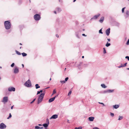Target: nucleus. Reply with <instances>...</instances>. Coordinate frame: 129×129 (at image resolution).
<instances>
[{
  "mask_svg": "<svg viewBox=\"0 0 129 129\" xmlns=\"http://www.w3.org/2000/svg\"><path fill=\"white\" fill-rule=\"evenodd\" d=\"M4 25L6 29H10L11 27V23L9 21H7L5 22Z\"/></svg>",
  "mask_w": 129,
  "mask_h": 129,
  "instance_id": "nucleus-1",
  "label": "nucleus"
},
{
  "mask_svg": "<svg viewBox=\"0 0 129 129\" xmlns=\"http://www.w3.org/2000/svg\"><path fill=\"white\" fill-rule=\"evenodd\" d=\"M44 95L45 93H41L39 96L38 101V104H39L42 101Z\"/></svg>",
  "mask_w": 129,
  "mask_h": 129,
  "instance_id": "nucleus-2",
  "label": "nucleus"
},
{
  "mask_svg": "<svg viewBox=\"0 0 129 129\" xmlns=\"http://www.w3.org/2000/svg\"><path fill=\"white\" fill-rule=\"evenodd\" d=\"M34 19L36 20H39L41 18L40 15L38 14L35 15L34 16Z\"/></svg>",
  "mask_w": 129,
  "mask_h": 129,
  "instance_id": "nucleus-3",
  "label": "nucleus"
},
{
  "mask_svg": "<svg viewBox=\"0 0 129 129\" xmlns=\"http://www.w3.org/2000/svg\"><path fill=\"white\" fill-rule=\"evenodd\" d=\"M25 85L27 87H29L31 86V82L29 79L26 81L25 83Z\"/></svg>",
  "mask_w": 129,
  "mask_h": 129,
  "instance_id": "nucleus-4",
  "label": "nucleus"
},
{
  "mask_svg": "<svg viewBox=\"0 0 129 129\" xmlns=\"http://www.w3.org/2000/svg\"><path fill=\"white\" fill-rule=\"evenodd\" d=\"M6 125L3 123H1L0 124V128L1 129H3L6 128Z\"/></svg>",
  "mask_w": 129,
  "mask_h": 129,
  "instance_id": "nucleus-5",
  "label": "nucleus"
},
{
  "mask_svg": "<svg viewBox=\"0 0 129 129\" xmlns=\"http://www.w3.org/2000/svg\"><path fill=\"white\" fill-rule=\"evenodd\" d=\"M15 90V88L13 87H10L8 88V90L9 91H14Z\"/></svg>",
  "mask_w": 129,
  "mask_h": 129,
  "instance_id": "nucleus-6",
  "label": "nucleus"
},
{
  "mask_svg": "<svg viewBox=\"0 0 129 129\" xmlns=\"http://www.w3.org/2000/svg\"><path fill=\"white\" fill-rule=\"evenodd\" d=\"M8 101V97H4L3 98L2 102H4L5 103L7 102Z\"/></svg>",
  "mask_w": 129,
  "mask_h": 129,
  "instance_id": "nucleus-7",
  "label": "nucleus"
},
{
  "mask_svg": "<svg viewBox=\"0 0 129 129\" xmlns=\"http://www.w3.org/2000/svg\"><path fill=\"white\" fill-rule=\"evenodd\" d=\"M110 33V28H108L106 31V35L107 36L109 35Z\"/></svg>",
  "mask_w": 129,
  "mask_h": 129,
  "instance_id": "nucleus-8",
  "label": "nucleus"
},
{
  "mask_svg": "<svg viewBox=\"0 0 129 129\" xmlns=\"http://www.w3.org/2000/svg\"><path fill=\"white\" fill-rule=\"evenodd\" d=\"M19 72V70L18 68L17 67H16L14 71V72L15 74L17 73H18Z\"/></svg>",
  "mask_w": 129,
  "mask_h": 129,
  "instance_id": "nucleus-9",
  "label": "nucleus"
},
{
  "mask_svg": "<svg viewBox=\"0 0 129 129\" xmlns=\"http://www.w3.org/2000/svg\"><path fill=\"white\" fill-rule=\"evenodd\" d=\"M58 117V115L56 114H55L53 115L50 118V119H55L57 118Z\"/></svg>",
  "mask_w": 129,
  "mask_h": 129,
  "instance_id": "nucleus-10",
  "label": "nucleus"
},
{
  "mask_svg": "<svg viewBox=\"0 0 129 129\" xmlns=\"http://www.w3.org/2000/svg\"><path fill=\"white\" fill-rule=\"evenodd\" d=\"M100 14H98L97 15H95L91 19H97V18L100 16Z\"/></svg>",
  "mask_w": 129,
  "mask_h": 129,
  "instance_id": "nucleus-11",
  "label": "nucleus"
},
{
  "mask_svg": "<svg viewBox=\"0 0 129 129\" xmlns=\"http://www.w3.org/2000/svg\"><path fill=\"white\" fill-rule=\"evenodd\" d=\"M55 99V97H53L49 99V103H51Z\"/></svg>",
  "mask_w": 129,
  "mask_h": 129,
  "instance_id": "nucleus-12",
  "label": "nucleus"
},
{
  "mask_svg": "<svg viewBox=\"0 0 129 129\" xmlns=\"http://www.w3.org/2000/svg\"><path fill=\"white\" fill-rule=\"evenodd\" d=\"M94 117H89L88 118L89 120L90 121H93L94 119Z\"/></svg>",
  "mask_w": 129,
  "mask_h": 129,
  "instance_id": "nucleus-13",
  "label": "nucleus"
},
{
  "mask_svg": "<svg viewBox=\"0 0 129 129\" xmlns=\"http://www.w3.org/2000/svg\"><path fill=\"white\" fill-rule=\"evenodd\" d=\"M104 20V17H102L100 20L99 21L101 23H102Z\"/></svg>",
  "mask_w": 129,
  "mask_h": 129,
  "instance_id": "nucleus-14",
  "label": "nucleus"
},
{
  "mask_svg": "<svg viewBox=\"0 0 129 129\" xmlns=\"http://www.w3.org/2000/svg\"><path fill=\"white\" fill-rule=\"evenodd\" d=\"M119 106L118 105H113V108L115 109H117L119 107Z\"/></svg>",
  "mask_w": 129,
  "mask_h": 129,
  "instance_id": "nucleus-15",
  "label": "nucleus"
},
{
  "mask_svg": "<svg viewBox=\"0 0 129 129\" xmlns=\"http://www.w3.org/2000/svg\"><path fill=\"white\" fill-rule=\"evenodd\" d=\"M56 11L57 12L59 13L60 12L61 10V9L59 7H57L56 8Z\"/></svg>",
  "mask_w": 129,
  "mask_h": 129,
  "instance_id": "nucleus-16",
  "label": "nucleus"
},
{
  "mask_svg": "<svg viewBox=\"0 0 129 129\" xmlns=\"http://www.w3.org/2000/svg\"><path fill=\"white\" fill-rule=\"evenodd\" d=\"M48 125L49 124H48L46 123H44L43 124V125L45 127V128H47Z\"/></svg>",
  "mask_w": 129,
  "mask_h": 129,
  "instance_id": "nucleus-17",
  "label": "nucleus"
},
{
  "mask_svg": "<svg viewBox=\"0 0 129 129\" xmlns=\"http://www.w3.org/2000/svg\"><path fill=\"white\" fill-rule=\"evenodd\" d=\"M36 88V89H38L40 87V86H39L38 84H36L35 85Z\"/></svg>",
  "mask_w": 129,
  "mask_h": 129,
  "instance_id": "nucleus-18",
  "label": "nucleus"
},
{
  "mask_svg": "<svg viewBox=\"0 0 129 129\" xmlns=\"http://www.w3.org/2000/svg\"><path fill=\"white\" fill-rule=\"evenodd\" d=\"M114 91L113 90H110V89H108L107 90V91L108 92L111 93L113 92Z\"/></svg>",
  "mask_w": 129,
  "mask_h": 129,
  "instance_id": "nucleus-19",
  "label": "nucleus"
},
{
  "mask_svg": "<svg viewBox=\"0 0 129 129\" xmlns=\"http://www.w3.org/2000/svg\"><path fill=\"white\" fill-rule=\"evenodd\" d=\"M101 86L103 87L104 88H106L107 87V86H106L104 84H102L101 85Z\"/></svg>",
  "mask_w": 129,
  "mask_h": 129,
  "instance_id": "nucleus-20",
  "label": "nucleus"
},
{
  "mask_svg": "<svg viewBox=\"0 0 129 129\" xmlns=\"http://www.w3.org/2000/svg\"><path fill=\"white\" fill-rule=\"evenodd\" d=\"M46 123L47 124H48L49 125V120L48 118H47L46 119Z\"/></svg>",
  "mask_w": 129,
  "mask_h": 129,
  "instance_id": "nucleus-21",
  "label": "nucleus"
},
{
  "mask_svg": "<svg viewBox=\"0 0 129 129\" xmlns=\"http://www.w3.org/2000/svg\"><path fill=\"white\" fill-rule=\"evenodd\" d=\"M22 54L23 56H25L27 55V54L24 52H23L22 53Z\"/></svg>",
  "mask_w": 129,
  "mask_h": 129,
  "instance_id": "nucleus-22",
  "label": "nucleus"
},
{
  "mask_svg": "<svg viewBox=\"0 0 129 129\" xmlns=\"http://www.w3.org/2000/svg\"><path fill=\"white\" fill-rule=\"evenodd\" d=\"M56 93V91L55 89H54L52 93V95H53L54 94H55Z\"/></svg>",
  "mask_w": 129,
  "mask_h": 129,
  "instance_id": "nucleus-23",
  "label": "nucleus"
},
{
  "mask_svg": "<svg viewBox=\"0 0 129 129\" xmlns=\"http://www.w3.org/2000/svg\"><path fill=\"white\" fill-rule=\"evenodd\" d=\"M123 117L122 116H119V118L118 119V120H120L122 119Z\"/></svg>",
  "mask_w": 129,
  "mask_h": 129,
  "instance_id": "nucleus-24",
  "label": "nucleus"
},
{
  "mask_svg": "<svg viewBox=\"0 0 129 129\" xmlns=\"http://www.w3.org/2000/svg\"><path fill=\"white\" fill-rule=\"evenodd\" d=\"M111 45V44L110 43H108V42L107 43V44H106V46L107 47H108V46H109Z\"/></svg>",
  "mask_w": 129,
  "mask_h": 129,
  "instance_id": "nucleus-25",
  "label": "nucleus"
},
{
  "mask_svg": "<svg viewBox=\"0 0 129 129\" xmlns=\"http://www.w3.org/2000/svg\"><path fill=\"white\" fill-rule=\"evenodd\" d=\"M16 53L18 55H20L21 54V53L17 51V50L16 51Z\"/></svg>",
  "mask_w": 129,
  "mask_h": 129,
  "instance_id": "nucleus-26",
  "label": "nucleus"
},
{
  "mask_svg": "<svg viewBox=\"0 0 129 129\" xmlns=\"http://www.w3.org/2000/svg\"><path fill=\"white\" fill-rule=\"evenodd\" d=\"M35 128L36 129H40V127L38 126H35Z\"/></svg>",
  "mask_w": 129,
  "mask_h": 129,
  "instance_id": "nucleus-27",
  "label": "nucleus"
},
{
  "mask_svg": "<svg viewBox=\"0 0 129 129\" xmlns=\"http://www.w3.org/2000/svg\"><path fill=\"white\" fill-rule=\"evenodd\" d=\"M12 117V115H11V114L10 113L9 114V117L7 118V119H8L10 118H11Z\"/></svg>",
  "mask_w": 129,
  "mask_h": 129,
  "instance_id": "nucleus-28",
  "label": "nucleus"
},
{
  "mask_svg": "<svg viewBox=\"0 0 129 129\" xmlns=\"http://www.w3.org/2000/svg\"><path fill=\"white\" fill-rule=\"evenodd\" d=\"M103 49H104V53L105 54L106 53V50L105 48H103Z\"/></svg>",
  "mask_w": 129,
  "mask_h": 129,
  "instance_id": "nucleus-29",
  "label": "nucleus"
},
{
  "mask_svg": "<svg viewBox=\"0 0 129 129\" xmlns=\"http://www.w3.org/2000/svg\"><path fill=\"white\" fill-rule=\"evenodd\" d=\"M126 14L127 15L129 16V11L128 10H127L126 11Z\"/></svg>",
  "mask_w": 129,
  "mask_h": 129,
  "instance_id": "nucleus-30",
  "label": "nucleus"
},
{
  "mask_svg": "<svg viewBox=\"0 0 129 129\" xmlns=\"http://www.w3.org/2000/svg\"><path fill=\"white\" fill-rule=\"evenodd\" d=\"M99 33H101V34H103V33L102 31V29H101L99 30Z\"/></svg>",
  "mask_w": 129,
  "mask_h": 129,
  "instance_id": "nucleus-31",
  "label": "nucleus"
},
{
  "mask_svg": "<svg viewBox=\"0 0 129 129\" xmlns=\"http://www.w3.org/2000/svg\"><path fill=\"white\" fill-rule=\"evenodd\" d=\"M74 129H82V127H80L78 128L76 127Z\"/></svg>",
  "mask_w": 129,
  "mask_h": 129,
  "instance_id": "nucleus-32",
  "label": "nucleus"
},
{
  "mask_svg": "<svg viewBox=\"0 0 129 129\" xmlns=\"http://www.w3.org/2000/svg\"><path fill=\"white\" fill-rule=\"evenodd\" d=\"M110 115L112 117L114 116V114L113 113L111 112L110 113Z\"/></svg>",
  "mask_w": 129,
  "mask_h": 129,
  "instance_id": "nucleus-33",
  "label": "nucleus"
},
{
  "mask_svg": "<svg viewBox=\"0 0 129 129\" xmlns=\"http://www.w3.org/2000/svg\"><path fill=\"white\" fill-rule=\"evenodd\" d=\"M66 81H65L64 80H63V81H60V82L61 83H65V82H66Z\"/></svg>",
  "mask_w": 129,
  "mask_h": 129,
  "instance_id": "nucleus-34",
  "label": "nucleus"
},
{
  "mask_svg": "<svg viewBox=\"0 0 129 129\" xmlns=\"http://www.w3.org/2000/svg\"><path fill=\"white\" fill-rule=\"evenodd\" d=\"M125 7H124L122 9V13H123L124 12V9H125Z\"/></svg>",
  "mask_w": 129,
  "mask_h": 129,
  "instance_id": "nucleus-35",
  "label": "nucleus"
},
{
  "mask_svg": "<svg viewBox=\"0 0 129 129\" xmlns=\"http://www.w3.org/2000/svg\"><path fill=\"white\" fill-rule=\"evenodd\" d=\"M15 65V64L14 63H13L11 65V67H13Z\"/></svg>",
  "mask_w": 129,
  "mask_h": 129,
  "instance_id": "nucleus-36",
  "label": "nucleus"
},
{
  "mask_svg": "<svg viewBox=\"0 0 129 129\" xmlns=\"http://www.w3.org/2000/svg\"><path fill=\"white\" fill-rule=\"evenodd\" d=\"M99 103L100 104H101V105H102L103 106H105V105H104V104L102 103H100V102H99Z\"/></svg>",
  "mask_w": 129,
  "mask_h": 129,
  "instance_id": "nucleus-37",
  "label": "nucleus"
},
{
  "mask_svg": "<svg viewBox=\"0 0 129 129\" xmlns=\"http://www.w3.org/2000/svg\"><path fill=\"white\" fill-rule=\"evenodd\" d=\"M126 44L128 45H129V39L128 40Z\"/></svg>",
  "mask_w": 129,
  "mask_h": 129,
  "instance_id": "nucleus-38",
  "label": "nucleus"
},
{
  "mask_svg": "<svg viewBox=\"0 0 129 129\" xmlns=\"http://www.w3.org/2000/svg\"><path fill=\"white\" fill-rule=\"evenodd\" d=\"M123 67V65H122V64H121V65L119 66H118V67L119 68H120L121 67Z\"/></svg>",
  "mask_w": 129,
  "mask_h": 129,
  "instance_id": "nucleus-39",
  "label": "nucleus"
},
{
  "mask_svg": "<svg viewBox=\"0 0 129 129\" xmlns=\"http://www.w3.org/2000/svg\"><path fill=\"white\" fill-rule=\"evenodd\" d=\"M125 58L126 59H127V60H129V56H126L125 57Z\"/></svg>",
  "mask_w": 129,
  "mask_h": 129,
  "instance_id": "nucleus-40",
  "label": "nucleus"
},
{
  "mask_svg": "<svg viewBox=\"0 0 129 129\" xmlns=\"http://www.w3.org/2000/svg\"><path fill=\"white\" fill-rule=\"evenodd\" d=\"M68 79H69V78L68 77H67L65 78V81L66 82L68 80Z\"/></svg>",
  "mask_w": 129,
  "mask_h": 129,
  "instance_id": "nucleus-41",
  "label": "nucleus"
},
{
  "mask_svg": "<svg viewBox=\"0 0 129 129\" xmlns=\"http://www.w3.org/2000/svg\"><path fill=\"white\" fill-rule=\"evenodd\" d=\"M127 64V62H126L123 65V67H125L126 66V64Z\"/></svg>",
  "mask_w": 129,
  "mask_h": 129,
  "instance_id": "nucleus-42",
  "label": "nucleus"
},
{
  "mask_svg": "<svg viewBox=\"0 0 129 129\" xmlns=\"http://www.w3.org/2000/svg\"><path fill=\"white\" fill-rule=\"evenodd\" d=\"M71 93H72V92L71 91H70L68 93V95H70L71 94Z\"/></svg>",
  "mask_w": 129,
  "mask_h": 129,
  "instance_id": "nucleus-43",
  "label": "nucleus"
},
{
  "mask_svg": "<svg viewBox=\"0 0 129 129\" xmlns=\"http://www.w3.org/2000/svg\"><path fill=\"white\" fill-rule=\"evenodd\" d=\"M107 92H108L107 91V90H105L104 91V93H107Z\"/></svg>",
  "mask_w": 129,
  "mask_h": 129,
  "instance_id": "nucleus-44",
  "label": "nucleus"
},
{
  "mask_svg": "<svg viewBox=\"0 0 129 129\" xmlns=\"http://www.w3.org/2000/svg\"><path fill=\"white\" fill-rule=\"evenodd\" d=\"M76 37L78 38H80L79 37V36H78V34H76Z\"/></svg>",
  "mask_w": 129,
  "mask_h": 129,
  "instance_id": "nucleus-45",
  "label": "nucleus"
},
{
  "mask_svg": "<svg viewBox=\"0 0 129 129\" xmlns=\"http://www.w3.org/2000/svg\"><path fill=\"white\" fill-rule=\"evenodd\" d=\"M40 92L39 91H37V94H40Z\"/></svg>",
  "mask_w": 129,
  "mask_h": 129,
  "instance_id": "nucleus-46",
  "label": "nucleus"
},
{
  "mask_svg": "<svg viewBox=\"0 0 129 129\" xmlns=\"http://www.w3.org/2000/svg\"><path fill=\"white\" fill-rule=\"evenodd\" d=\"M82 35L83 36H86V35H85V34H82Z\"/></svg>",
  "mask_w": 129,
  "mask_h": 129,
  "instance_id": "nucleus-47",
  "label": "nucleus"
},
{
  "mask_svg": "<svg viewBox=\"0 0 129 129\" xmlns=\"http://www.w3.org/2000/svg\"><path fill=\"white\" fill-rule=\"evenodd\" d=\"M56 37H57V38H58L59 36H58V35L56 34Z\"/></svg>",
  "mask_w": 129,
  "mask_h": 129,
  "instance_id": "nucleus-48",
  "label": "nucleus"
},
{
  "mask_svg": "<svg viewBox=\"0 0 129 129\" xmlns=\"http://www.w3.org/2000/svg\"><path fill=\"white\" fill-rule=\"evenodd\" d=\"M107 40L109 41H110V39H108Z\"/></svg>",
  "mask_w": 129,
  "mask_h": 129,
  "instance_id": "nucleus-49",
  "label": "nucleus"
},
{
  "mask_svg": "<svg viewBox=\"0 0 129 129\" xmlns=\"http://www.w3.org/2000/svg\"><path fill=\"white\" fill-rule=\"evenodd\" d=\"M58 96V94H57V95H56V96H54V97H55V98L57 97Z\"/></svg>",
  "mask_w": 129,
  "mask_h": 129,
  "instance_id": "nucleus-50",
  "label": "nucleus"
},
{
  "mask_svg": "<svg viewBox=\"0 0 129 129\" xmlns=\"http://www.w3.org/2000/svg\"><path fill=\"white\" fill-rule=\"evenodd\" d=\"M43 128V126H42V127H40V129H42Z\"/></svg>",
  "mask_w": 129,
  "mask_h": 129,
  "instance_id": "nucleus-51",
  "label": "nucleus"
},
{
  "mask_svg": "<svg viewBox=\"0 0 129 129\" xmlns=\"http://www.w3.org/2000/svg\"><path fill=\"white\" fill-rule=\"evenodd\" d=\"M39 126H41L43 125L41 124H39L38 125Z\"/></svg>",
  "mask_w": 129,
  "mask_h": 129,
  "instance_id": "nucleus-52",
  "label": "nucleus"
},
{
  "mask_svg": "<svg viewBox=\"0 0 129 129\" xmlns=\"http://www.w3.org/2000/svg\"><path fill=\"white\" fill-rule=\"evenodd\" d=\"M54 13H55V14H56V12L55 11H54Z\"/></svg>",
  "mask_w": 129,
  "mask_h": 129,
  "instance_id": "nucleus-53",
  "label": "nucleus"
},
{
  "mask_svg": "<svg viewBox=\"0 0 129 129\" xmlns=\"http://www.w3.org/2000/svg\"><path fill=\"white\" fill-rule=\"evenodd\" d=\"M13 106H12L11 107V109H13Z\"/></svg>",
  "mask_w": 129,
  "mask_h": 129,
  "instance_id": "nucleus-54",
  "label": "nucleus"
},
{
  "mask_svg": "<svg viewBox=\"0 0 129 129\" xmlns=\"http://www.w3.org/2000/svg\"><path fill=\"white\" fill-rule=\"evenodd\" d=\"M39 91L40 92V93L42 92L43 91V90H40V91Z\"/></svg>",
  "mask_w": 129,
  "mask_h": 129,
  "instance_id": "nucleus-55",
  "label": "nucleus"
},
{
  "mask_svg": "<svg viewBox=\"0 0 129 129\" xmlns=\"http://www.w3.org/2000/svg\"><path fill=\"white\" fill-rule=\"evenodd\" d=\"M87 64H84V66H87Z\"/></svg>",
  "mask_w": 129,
  "mask_h": 129,
  "instance_id": "nucleus-56",
  "label": "nucleus"
},
{
  "mask_svg": "<svg viewBox=\"0 0 129 129\" xmlns=\"http://www.w3.org/2000/svg\"><path fill=\"white\" fill-rule=\"evenodd\" d=\"M35 100H36V98H35V99H34L33 100V101H34H34Z\"/></svg>",
  "mask_w": 129,
  "mask_h": 129,
  "instance_id": "nucleus-57",
  "label": "nucleus"
},
{
  "mask_svg": "<svg viewBox=\"0 0 129 129\" xmlns=\"http://www.w3.org/2000/svg\"><path fill=\"white\" fill-rule=\"evenodd\" d=\"M22 66L23 67H23H24V65H23V64H22Z\"/></svg>",
  "mask_w": 129,
  "mask_h": 129,
  "instance_id": "nucleus-58",
  "label": "nucleus"
},
{
  "mask_svg": "<svg viewBox=\"0 0 129 129\" xmlns=\"http://www.w3.org/2000/svg\"><path fill=\"white\" fill-rule=\"evenodd\" d=\"M84 56H82V58H84Z\"/></svg>",
  "mask_w": 129,
  "mask_h": 129,
  "instance_id": "nucleus-59",
  "label": "nucleus"
},
{
  "mask_svg": "<svg viewBox=\"0 0 129 129\" xmlns=\"http://www.w3.org/2000/svg\"><path fill=\"white\" fill-rule=\"evenodd\" d=\"M33 103V102L32 101L30 103V104H32Z\"/></svg>",
  "mask_w": 129,
  "mask_h": 129,
  "instance_id": "nucleus-60",
  "label": "nucleus"
},
{
  "mask_svg": "<svg viewBox=\"0 0 129 129\" xmlns=\"http://www.w3.org/2000/svg\"><path fill=\"white\" fill-rule=\"evenodd\" d=\"M127 17H128V16H125V18H127Z\"/></svg>",
  "mask_w": 129,
  "mask_h": 129,
  "instance_id": "nucleus-61",
  "label": "nucleus"
},
{
  "mask_svg": "<svg viewBox=\"0 0 129 129\" xmlns=\"http://www.w3.org/2000/svg\"><path fill=\"white\" fill-rule=\"evenodd\" d=\"M19 44H20V45H22V44L21 43H20Z\"/></svg>",
  "mask_w": 129,
  "mask_h": 129,
  "instance_id": "nucleus-62",
  "label": "nucleus"
},
{
  "mask_svg": "<svg viewBox=\"0 0 129 129\" xmlns=\"http://www.w3.org/2000/svg\"><path fill=\"white\" fill-rule=\"evenodd\" d=\"M76 1V0H74V1H73L74 2H75V1Z\"/></svg>",
  "mask_w": 129,
  "mask_h": 129,
  "instance_id": "nucleus-63",
  "label": "nucleus"
},
{
  "mask_svg": "<svg viewBox=\"0 0 129 129\" xmlns=\"http://www.w3.org/2000/svg\"><path fill=\"white\" fill-rule=\"evenodd\" d=\"M127 69L128 70H129V68H127Z\"/></svg>",
  "mask_w": 129,
  "mask_h": 129,
  "instance_id": "nucleus-64",
  "label": "nucleus"
}]
</instances>
